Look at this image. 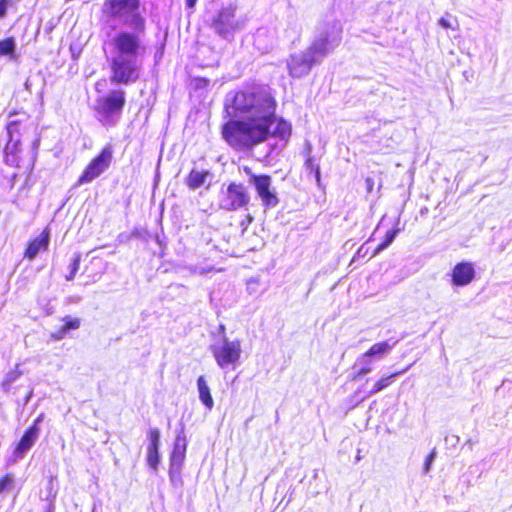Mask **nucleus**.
Listing matches in <instances>:
<instances>
[{
    "mask_svg": "<svg viewBox=\"0 0 512 512\" xmlns=\"http://www.w3.org/2000/svg\"><path fill=\"white\" fill-rule=\"evenodd\" d=\"M63 325L50 334V339L59 341L66 337L71 330H77L81 326V319L78 317L65 316L62 318Z\"/></svg>",
    "mask_w": 512,
    "mask_h": 512,
    "instance_id": "19",
    "label": "nucleus"
},
{
    "mask_svg": "<svg viewBox=\"0 0 512 512\" xmlns=\"http://www.w3.org/2000/svg\"><path fill=\"white\" fill-rule=\"evenodd\" d=\"M435 455H436V452L435 450H432L426 457L425 459V464H424V470L425 472L429 471L431 465H432V462L435 458Z\"/></svg>",
    "mask_w": 512,
    "mask_h": 512,
    "instance_id": "30",
    "label": "nucleus"
},
{
    "mask_svg": "<svg viewBox=\"0 0 512 512\" xmlns=\"http://www.w3.org/2000/svg\"><path fill=\"white\" fill-rule=\"evenodd\" d=\"M210 27L223 38L231 36L240 28L235 18V7L232 5L222 7L213 17Z\"/></svg>",
    "mask_w": 512,
    "mask_h": 512,
    "instance_id": "9",
    "label": "nucleus"
},
{
    "mask_svg": "<svg viewBox=\"0 0 512 512\" xmlns=\"http://www.w3.org/2000/svg\"><path fill=\"white\" fill-rule=\"evenodd\" d=\"M15 478L13 473H6L0 477V494L10 491L14 487Z\"/></svg>",
    "mask_w": 512,
    "mask_h": 512,
    "instance_id": "28",
    "label": "nucleus"
},
{
    "mask_svg": "<svg viewBox=\"0 0 512 512\" xmlns=\"http://www.w3.org/2000/svg\"><path fill=\"white\" fill-rule=\"evenodd\" d=\"M235 114L247 118L230 119L221 127L223 140L237 152H247L275 138L287 143L292 135V125L276 114L277 101L265 87L235 93L232 100Z\"/></svg>",
    "mask_w": 512,
    "mask_h": 512,
    "instance_id": "1",
    "label": "nucleus"
},
{
    "mask_svg": "<svg viewBox=\"0 0 512 512\" xmlns=\"http://www.w3.org/2000/svg\"><path fill=\"white\" fill-rule=\"evenodd\" d=\"M49 243L50 230L49 228H45L37 237L32 238L27 242L23 252V257L28 260H34L39 253L48 250Z\"/></svg>",
    "mask_w": 512,
    "mask_h": 512,
    "instance_id": "15",
    "label": "nucleus"
},
{
    "mask_svg": "<svg viewBox=\"0 0 512 512\" xmlns=\"http://www.w3.org/2000/svg\"><path fill=\"white\" fill-rule=\"evenodd\" d=\"M254 221V216L250 213L246 214L244 219L241 221V226L246 229Z\"/></svg>",
    "mask_w": 512,
    "mask_h": 512,
    "instance_id": "32",
    "label": "nucleus"
},
{
    "mask_svg": "<svg viewBox=\"0 0 512 512\" xmlns=\"http://www.w3.org/2000/svg\"><path fill=\"white\" fill-rule=\"evenodd\" d=\"M241 169L249 176L262 205L265 208L275 207L279 203V199L271 190L272 177L267 174L256 175L249 166H243Z\"/></svg>",
    "mask_w": 512,
    "mask_h": 512,
    "instance_id": "7",
    "label": "nucleus"
},
{
    "mask_svg": "<svg viewBox=\"0 0 512 512\" xmlns=\"http://www.w3.org/2000/svg\"><path fill=\"white\" fill-rule=\"evenodd\" d=\"M110 77L113 85L128 86L135 84L141 78V66L135 58L114 56L108 60Z\"/></svg>",
    "mask_w": 512,
    "mask_h": 512,
    "instance_id": "3",
    "label": "nucleus"
},
{
    "mask_svg": "<svg viewBox=\"0 0 512 512\" xmlns=\"http://www.w3.org/2000/svg\"><path fill=\"white\" fill-rule=\"evenodd\" d=\"M80 262H81V253L77 252L72 257V261L69 265V273L67 275H65L66 281H72L75 278V276L80 268Z\"/></svg>",
    "mask_w": 512,
    "mask_h": 512,
    "instance_id": "26",
    "label": "nucleus"
},
{
    "mask_svg": "<svg viewBox=\"0 0 512 512\" xmlns=\"http://www.w3.org/2000/svg\"><path fill=\"white\" fill-rule=\"evenodd\" d=\"M41 420H42V415L38 416L29 427L35 426V428L38 430V433H39L40 432L39 424H40Z\"/></svg>",
    "mask_w": 512,
    "mask_h": 512,
    "instance_id": "36",
    "label": "nucleus"
},
{
    "mask_svg": "<svg viewBox=\"0 0 512 512\" xmlns=\"http://www.w3.org/2000/svg\"><path fill=\"white\" fill-rule=\"evenodd\" d=\"M17 376H18V374H17V373H14V372L10 373V374H9V375L4 379V381L2 382V386H3L4 388H9L10 384H11L14 380H16Z\"/></svg>",
    "mask_w": 512,
    "mask_h": 512,
    "instance_id": "31",
    "label": "nucleus"
},
{
    "mask_svg": "<svg viewBox=\"0 0 512 512\" xmlns=\"http://www.w3.org/2000/svg\"><path fill=\"white\" fill-rule=\"evenodd\" d=\"M39 436L38 430L34 427H28L14 448L16 457H22L28 450L32 448Z\"/></svg>",
    "mask_w": 512,
    "mask_h": 512,
    "instance_id": "18",
    "label": "nucleus"
},
{
    "mask_svg": "<svg viewBox=\"0 0 512 512\" xmlns=\"http://www.w3.org/2000/svg\"><path fill=\"white\" fill-rule=\"evenodd\" d=\"M197 387L199 391V398L201 402L208 408L212 409L214 401L210 393V389L205 381L204 376H199L197 379Z\"/></svg>",
    "mask_w": 512,
    "mask_h": 512,
    "instance_id": "21",
    "label": "nucleus"
},
{
    "mask_svg": "<svg viewBox=\"0 0 512 512\" xmlns=\"http://www.w3.org/2000/svg\"><path fill=\"white\" fill-rule=\"evenodd\" d=\"M8 5L9 0H0V18H3L6 15Z\"/></svg>",
    "mask_w": 512,
    "mask_h": 512,
    "instance_id": "34",
    "label": "nucleus"
},
{
    "mask_svg": "<svg viewBox=\"0 0 512 512\" xmlns=\"http://www.w3.org/2000/svg\"><path fill=\"white\" fill-rule=\"evenodd\" d=\"M439 24L444 28V29H451V30H457L459 25H458V21L456 20V18H454L452 21L447 19V18H440L439 19Z\"/></svg>",
    "mask_w": 512,
    "mask_h": 512,
    "instance_id": "29",
    "label": "nucleus"
},
{
    "mask_svg": "<svg viewBox=\"0 0 512 512\" xmlns=\"http://www.w3.org/2000/svg\"><path fill=\"white\" fill-rule=\"evenodd\" d=\"M251 202L248 188L241 182L228 183L226 190L221 192L220 209L228 212L247 210Z\"/></svg>",
    "mask_w": 512,
    "mask_h": 512,
    "instance_id": "4",
    "label": "nucleus"
},
{
    "mask_svg": "<svg viewBox=\"0 0 512 512\" xmlns=\"http://www.w3.org/2000/svg\"><path fill=\"white\" fill-rule=\"evenodd\" d=\"M197 0H186V6L188 8H193L196 5Z\"/></svg>",
    "mask_w": 512,
    "mask_h": 512,
    "instance_id": "37",
    "label": "nucleus"
},
{
    "mask_svg": "<svg viewBox=\"0 0 512 512\" xmlns=\"http://www.w3.org/2000/svg\"><path fill=\"white\" fill-rule=\"evenodd\" d=\"M476 276L474 265L468 261H462L454 265L450 277L454 286L463 287L469 285Z\"/></svg>",
    "mask_w": 512,
    "mask_h": 512,
    "instance_id": "14",
    "label": "nucleus"
},
{
    "mask_svg": "<svg viewBox=\"0 0 512 512\" xmlns=\"http://www.w3.org/2000/svg\"><path fill=\"white\" fill-rule=\"evenodd\" d=\"M141 8V0H104L102 12L108 19H123L136 32L144 33L146 20L140 12Z\"/></svg>",
    "mask_w": 512,
    "mask_h": 512,
    "instance_id": "2",
    "label": "nucleus"
},
{
    "mask_svg": "<svg viewBox=\"0 0 512 512\" xmlns=\"http://www.w3.org/2000/svg\"><path fill=\"white\" fill-rule=\"evenodd\" d=\"M126 105V92L121 89H113L108 94L97 99L95 110L105 116L120 115Z\"/></svg>",
    "mask_w": 512,
    "mask_h": 512,
    "instance_id": "8",
    "label": "nucleus"
},
{
    "mask_svg": "<svg viewBox=\"0 0 512 512\" xmlns=\"http://www.w3.org/2000/svg\"><path fill=\"white\" fill-rule=\"evenodd\" d=\"M408 368H405L403 370H400V371H395L393 373H391L390 375H387V376H384V377H381L379 380H377L374 385H373V388L371 389V391L369 392V396L370 395H373V394H376L380 391H382L383 389L387 388L388 386L391 385V379L402 374L403 372H405Z\"/></svg>",
    "mask_w": 512,
    "mask_h": 512,
    "instance_id": "23",
    "label": "nucleus"
},
{
    "mask_svg": "<svg viewBox=\"0 0 512 512\" xmlns=\"http://www.w3.org/2000/svg\"><path fill=\"white\" fill-rule=\"evenodd\" d=\"M209 176L210 172L208 170L192 169L186 176L185 183L189 189L196 190L206 182Z\"/></svg>",
    "mask_w": 512,
    "mask_h": 512,
    "instance_id": "20",
    "label": "nucleus"
},
{
    "mask_svg": "<svg viewBox=\"0 0 512 512\" xmlns=\"http://www.w3.org/2000/svg\"><path fill=\"white\" fill-rule=\"evenodd\" d=\"M45 512H54V507L52 505H50L46 510Z\"/></svg>",
    "mask_w": 512,
    "mask_h": 512,
    "instance_id": "40",
    "label": "nucleus"
},
{
    "mask_svg": "<svg viewBox=\"0 0 512 512\" xmlns=\"http://www.w3.org/2000/svg\"><path fill=\"white\" fill-rule=\"evenodd\" d=\"M334 49V45L332 44V41L329 39V37L321 36L317 39H315L305 50L310 56H312V59H316V63L318 62L319 58H323L327 56L330 52H332Z\"/></svg>",
    "mask_w": 512,
    "mask_h": 512,
    "instance_id": "17",
    "label": "nucleus"
},
{
    "mask_svg": "<svg viewBox=\"0 0 512 512\" xmlns=\"http://www.w3.org/2000/svg\"><path fill=\"white\" fill-rule=\"evenodd\" d=\"M187 439L184 434H178L169 458L168 474L170 480L182 483L181 470L186 459Z\"/></svg>",
    "mask_w": 512,
    "mask_h": 512,
    "instance_id": "10",
    "label": "nucleus"
},
{
    "mask_svg": "<svg viewBox=\"0 0 512 512\" xmlns=\"http://www.w3.org/2000/svg\"><path fill=\"white\" fill-rule=\"evenodd\" d=\"M316 59H312L306 51L290 55L287 61L288 73L292 78H302L309 74Z\"/></svg>",
    "mask_w": 512,
    "mask_h": 512,
    "instance_id": "13",
    "label": "nucleus"
},
{
    "mask_svg": "<svg viewBox=\"0 0 512 512\" xmlns=\"http://www.w3.org/2000/svg\"><path fill=\"white\" fill-rule=\"evenodd\" d=\"M149 441L147 447V464L156 471L160 462L159 446H160V432L157 428H152L147 434Z\"/></svg>",
    "mask_w": 512,
    "mask_h": 512,
    "instance_id": "16",
    "label": "nucleus"
},
{
    "mask_svg": "<svg viewBox=\"0 0 512 512\" xmlns=\"http://www.w3.org/2000/svg\"><path fill=\"white\" fill-rule=\"evenodd\" d=\"M41 420H42V415L38 416L29 427L35 426V428L38 430V433H39L40 432L39 424H40Z\"/></svg>",
    "mask_w": 512,
    "mask_h": 512,
    "instance_id": "35",
    "label": "nucleus"
},
{
    "mask_svg": "<svg viewBox=\"0 0 512 512\" xmlns=\"http://www.w3.org/2000/svg\"><path fill=\"white\" fill-rule=\"evenodd\" d=\"M396 342L390 344L388 341H382L373 344L362 356L363 357H372L378 356L382 357L387 354Z\"/></svg>",
    "mask_w": 512,
    "mask_h": 512,
    "instance_id": "22",
    "label": "nucleus"
},
{
    "mask_svg": "<svg viewBox=\"0 0 512 512\" xmlns=\"http://www.w3.org/2000/svg\"><path fill=\"white\" fill-rule=\"evenodd\" d=\"M371 371V368L368 366L362 367L358 370L356 374L353 375L352 380H357L362 375L368 374Z\"/></svg>",
    "mask_w": 512,
    "mask_h": 512,
    "instance_id": "33",
    "label": "nucleus"
},
{
    "mask_svg": "<svg viewBox=\"0 0 512 512\" xmlns=\"http://www.w3.org/2000/svg\"><path fill=\"white\" fill-rule=\"evenodd\" d=\"M21 125H22V123H21L20 125L16 126V127L14 128V135H15L16 133H19V132H20V126H21Z\"/></svg>",
    "mask_w": 512,
    "mask_h": 512,
    "instance_id": "39",
    "label": "nucleus"
},
{
    "mask_svg": "<svg viewBox=\"0 0 512 512\" xmlns=\"http://www.w3.org/2000/svg\"><path fill=\"white\" fill-rule=\"evenodd\" d=\"M15 114H16V112H15V111H11V112H9V114H8V115H9V116H12V115H15Z\"/></svg>",
    "mask_w": 512,
    "mask_h": 512,
    "instance_id": "41",
    "label": "nucleus"
},
{
    "mask_svg": "<svg viewBox=\"0 0 512 512\" xmlns=\"http://www.w3.org/2000/svg\"><path fill=\"white\" fill-rule=\"evenodd\" d=\"M21 124L20 120L11 121L7 124L8 141L4 147V162L12 167H19L22 157L20 140L14 139V128Z\"/></svg>",
    "mask_w": 512,
    "mask_h": 512,
    "instance_id": "12",
    "label": "nucleus"
},
{
    "mask_svg": "<svg viewBox=\"0 0 512 512\" xmlns=\"http://www.w3.org/2000/svg\"><path fill=\"white\" fill-rule=\"evenodd\" d=\"M211 352L221 369L235 368L241 357V341L224 338L221 345H212Z\"/></svg>",
    "mask_w": 512,
    "mask_h": 512,
    "instance_id": "6",
    "label": "nucleus"
},
{
    "mask_svg": "<svg viewBox=\"0 0 512 512\" xmlns=\"http://www.w3.org/2000/svg\"><path fill=\"white\" fill-rule=\"evenodd\" d=\"M15 40L13 37H7L0 40V56H9L15 58Z\"/></svg>",
    "mask_w": 512,
    "mask_h": 512,
    "instance_id": "24",
    "label": "nucleus"
},
{
    "mask_svg": "<svg viewBox=\"0 0 512 512\" xmlns=\"http://www.w3.org/2000/svg\"><path fill=\"white\" fill-rule=\"evenodd\" d=\"M397 232H398L397 229H390V230H388L386 232L382 242L373 251L372 256H376L380 251L386 249L393 242Z\"/></svg>",
    "mask_w": 512,
    "mask_h": 512,
    "instance_id": "25",
    "label": "nucleus"
},
{
    "mask_svg": "<svg viewBox=\"0 0 512 512\" xmlns=\"http://www.w3.org/2000/svg\"><path fill=\"white\" fill-rule=\"evenodd\" d=\"M366 183H367V186H368V191H371L372 187H373V180L371 178H367L366 179Z\"/></svg>",
    "mask_w": 512,
    "mask_h": 512,
    "instance_id": "38",
    "label": "nucleus"
},
{
    "mask_svg": "<svg viewBox=\"0 0 512 512\" xmlns=\"http://www.w3.org/2000/svg\"><path fill=\"white\" fill-rule=\"evenodd\" d=\"M113 47L118 56L135 58L141 49V40L137 33L120 31L113 38Z\"/></svg>",
    "mask_w": 512,
    "mask_h": 512,
    "instance_id": "11",
    "label": "nucleus"
},
{
    "mask_svg": "<svg viewBox=\"0 0 512 512\" xmlns=\"http://www.w3.org/2000/svg\"><path fill=\"white\" fill-rule=\"evenodd\" d=\"M304 166L309 173L314 175L316 182L320 183V181H321L320 167L316 163V160L313 157L308 156L305 160Z\"/></svg>",
    "mask_w": 512,
    "mask_h": 512,
    "instance_id": "27",
    "label": "nucleus"
},
{
    "mask_svg": "<svg viewBox=\"0 0 512 512\" xmlns=\"http://www.w3.org/2000/svg\"><path fill=\"white\" fill-rule=\"evenodd\" d=\"M113 161V149L111 145H105L83 169L76 185L91 183L109 169Z\"/></svg>",
    "mask_w": 512,
    "mask_h": 512,
    "instance_id": "5",
    "label": "nucleus"
}]
</instances>
